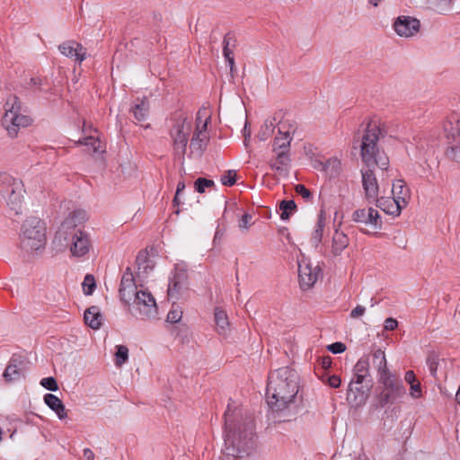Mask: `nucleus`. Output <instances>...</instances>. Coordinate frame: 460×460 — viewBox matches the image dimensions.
<instances>
[{"label":"nucleus","instance_id":"f257e3e1","mask_svg":"<svg viewBox=\"0 0 460 460\" xmlns=\"http://www.w3.org/2000/svg\"><path fill=\"white\" fill-rule=\"evenodd\" d=\"M254 449L253 421L241 409H232L228 404L225 412V454L242 458L250 456Z\"/></svg>","mask_w":460,"mask_h":460},{"label":"nucleus","instance_id":"f03ea898","mask_svg":"<svg viewBox=\"0 0 460 460\" xmlns=\"http://www.w3.org/2000/svg\"><path fill=\"white\" fill-rule=\"evenodd\" d=\"M298 375L288 367L271 372L266 391L269 407L274 411H280L293 402L298 393Z\"/></svg>","mask_w":460,"mask_h":460},{"label":"nucleus","instance_id":"7ed1b4c3","mask_svg":"<svg viewBox=\"0 0 460 460\" xmlns=\"http://www.w3.org/2000/svg\"><path fill=\"white\" fill-rule=\"evenodd\" d=\"M373 365L377 369L379 382L384 389L379 395V402L382 407L388 403H394L398 399L403 397L406 390L402 383L396 380L389 372L385 354L383 350L377 349L373 353Z\"/></svg>","mask_w":460,"mask_h":460},{"label":"nucleus","instance_id":"20e7f679","mask_svg":"<svg viewBox=\"0 0 460 460\" xmlns=\"http://www.w3.org/2000/svg\"><path fill=\"white\" fill-rule=\"evenodd\" d=\"M20 248L28 255L37 254L45 248L46 225L37 217H27L21 226Z\"/></svg>","mask_w":460,"mask_h":460},{"label":"nucleus","instance_id":"39448f33","mask_svg":"<svg viewBox=\"0 0 460 460\" xmlns=\"http://www.w3.org/2000/svg\"><path fill=\"white\" fill-rule=\"evenodd\" d=\"M380 134L381 129L375 121H371L367 124L362 137L361 157L368 167L376 165L381 170H387L389 159L385 154L379 151L377 146Z\"/></svg>","mask_w":460,"mask_h":460},{"label":"nucleus","instance_id":"423d86ee","mask_svg":"<svg viewBox=\"0 0 460 460\" xmlns=\"http://www.w3.org/2000/svg\"><path fill=\"white\" fill-rule=\"evenodd\" d=\"M5 106L6 110L2 121L3 126L8 135L14 137L20 128L28 127L31 123V119L22 112L21 102L17 97L8 100Z\"/></svg>","mask_w":460,"mask_h":460},{"label":"nucleus","instance_id":"0eeeda50","mask_svg":"<svg viewBox=\"0 0 460 460\" xmlns=\"http://www.w3.org/2000/svg\"><path fill=\"white\" fill-rule=\"evenodd\" d=\"M73 226L71 219L65 220L61 228L57 233V237H61L63 234H69L70 244L69 249L73 256L83 257L86 255L93 247L92 240L88 233L73 227L69 233L66 230Z\"/></svg>","mask_w":460,"mask_h":460},{"label":"nucleus","instance_id":"6e6552de","mask_svg":"<svg viewBox=\"0 0 460 460\" xmlns=\"http://www.w3.org/2000/svg\"><path fill=\"white\" fill-rule=\"evenodd\" d=\"M22 182L8 173H0V194L6 199L8 206L18 213L24 199Z\"/></svg>","mask_w":460,"mask_h":460},{"label":"nucleus","instance_id":"1a4fd4ad","mask_svg":"<svg viewBox=\"0 0 460 460\" xmlns=\"http://www.w3.org/2000/svg\"><path fill=\"white\" fill-rule=\"evenodd\" d=\"M192 132L191 122L186 118L177 119L170 129V137L174 155L181 164L184 163V155L187 150V144Z\"/></svg>","mask_w":460,"mask_h":460},{"label":"nucleus","instance_id":"9d476101","mask_svg":"<svg viewBox=\"0 0 460 460\" xmlns=\"http://www.w3.org/2000/svg\"><path fill=\"white\" fill-rule=\"evenodd\" d=\"M210 111L203 107L199 110L196 118V128L192 137L190 140V149L191 154L201 155L208 142L207 133L208 123L210 120Z\"/></svg>","mask_w":460,"mask_h":460},{"label":"nucleus","instance_id":"9b49d317","mask_svg":"<svg viewBox=\"0 0 460 460\" xmlns=\"http://www.w3.org/2000/svg\"><path fill=\"white\" fill-rule=\"evenodd\" d=\"M130 314L142 320L151 319L157 314V305L153 295L147 290H139L132 299Z\"/></svg>","mask_w":460,"mask_h":460},{"label":"nucleus","instance_id":"f8f14e48","mask_svg":"<svg viewBox=\"0 0 460 460\" xmlns=\"http://www.w3.org/2000/svg\"><path fill=\"white\" fill-rule=\"evenodd\" d=\"M320 273V267L313 266L308 260L303 258L298 261V279L302 289L311 288L318 280Z\"/></svg>","mask_w":460,"mask_h":460},{"label":"nucleus","instance_id":"ddd939ff","mask_svg":"<svg viewBox=\"0 0 460 460\" xmlns=\"http://www.w3.org/2000/svg\"><path fill=\"white\" fill-rule=\"evenodd\" d=\"M351 218L355 223L362 224L375 231L381 230L383 227L381 215L372 207L356 209Z\"/></svg>","mask_w":460,"mask_h":460},{"label":"nucleus","instance_id":"4468645a","mask_svg":"<svg viewBox=\"0 0 460 460\" xmlns=\"http://www.w3.org/2000/svg\"><path fill=\"white\" fill-rule=\"evenodd\" d=\"M361 174L362 187L367 201L372 203L381 194L386 193L385 188L384 186L382 189L379 187L376 177L372 169L368 168L367 170H362Z\"/></svg>","mask_w":460,"mask_h":460},{"label":"nucleus","instance_id":"2eb2a0df","mask_svg":"<svg viewBox=\"0 0 460 460\" xmlns=\"http://www.w3.org/2000/svg\"><path fill=\"white\" fill-rule=\"evenodd\" d=\"M139 286L137 278L132 272L130 268H127L120 281L119 296L120 299L126 303L130 304L133 297L139 291L137 287Z\"/></svg>","mask_w":460,"mask_h":460},{"label":"nucleus","instance_id":"dca6fc26","mask_svg":"<svg viewBox=\"0 0 460 460\" xmlns=\"http://www.w3.org/2000/svg\"><path fill=\"white\" fill-rule=\"evenodd\" d=\"M420 22L418 19L411 16H399L394 23V29L400 37H412L420 31Z\"/></svg>","mask_w":460,"mask_h":460},{"label":"nucleus","instance_id":"f3484780","mask_svg":"<svg viewBox=\"0 0 460 460\" xmlns=\"http://www.w3.org/2000/svg\"><path fill=\"white\" fill-rule=\"evenodd\" d=\"M137 271L135 277L139 284V287L143 286V283L149 278L150 274L154 270L155 263L148 257L146 252H139L136 259Z\"/></svg>","mask_w":460,"mask_h":460},{"label":"nucleus","instance_id":"a211bd4d","mask_svg":"<svg viewBox=\"0 0 460 460\" xmlns=\"http://www.w3.org/2000/svg\"><path fill=\"white\" fill-rule=\"evenodd\" d=\"M187 272L184 269L176 268L172 276L170 278L168 285V296L170 298H178L181 290L187 287Z\"/></svg>","mask_w":460,"mask_h":460},{"label":"nucleus","instance_id":"6ab92c4d","mask_svg":"<svg viewBox=\"0 0 460 460\" xmlns=\"http://www.w3.org/2000/svg\"><path fill=\"white\" fill-rule=\"evenodd\" d=\"M59 52L81 64L86 58V49L75 40H66L58 46Z\"/></svg>","mask_w":460,"mask_h":460},{"label":"nucleus","instance_id":"aec40b11","mask_svg":"<svg viewBox=\"0 0 460 460\" xmlns=\"http://www.w3.org/2000/svg\"><path fill=\"white\" fill-rule=\"evenodd\" d=\"M25 370V363L22 357L13 356L4 372V377L7 382L20 379Z\"/></svg>","mask_w":460,"mask_h":460},{"label":"nucleus","instance_id":"412c9836","mask_svg":"<svg viewBox=\"0 0 460 460\" xmlns=\"http://www.w3.org/2000/svg\"><path fill=\"white\" fill-rule=\"evenodd\" d=\"M291 140L292 137L290 135V131L287 129V123H279V135L274 138L272 151L274 153L284 151V154H288Z\"/></svg>","mask_w":460,"mask_h":460},{"label":"nucleus","instance_id":"4be33fe9","mask_svg":"<svg viewBox=\"0 0 460 460\" xmlns=\"http://www.w3.org/2000/svg\"><path fill=\"white\" fill-rule=\"evenodd\" d=\"M314 167L316 170L323 172L326 176L333 178L341 172V162L337 157H332L325 160H316Z\"/></svg>","mask_w":460,"mask_h":460},{"label":"nucleus","instance_id":"5701e85b","mask_svg":"<svg viewBox=\"0 0 460 460\" xmlns=\"http://www.w3.org/2000/svg\"><path fill=\"white\" fill-rule=\"evenodd\" d=\"M385 194H381L376 199L373 201L377 208L383 210L385 213L398 217L400 216L402 209L403 208L397 200L393 197H385Z\"/></svg>","mask_w":460,"mask_h":460},{"label":"nucleus","instance_id":"b1692460","mask_svg":"<svg viewBox=\"0 0 460 460\" xmlns=\"http://www.w3.org/2000/svg\"><path fill=\"white\" fill-rule=\"evenodd\" d=\"M354 379L349 385L348 397H349L354 391L360 393L361 395L364 396L372 387L371 377L370 376L361 374H354Z\"/></svg>","mask_w":460,"mask_h":460},{"label":"nucleus","instance_id":"393cba45","mask_svg":"<svg viewBox=\"0 0 460 460\" xmlns=\"http://www.w3.org/2000/svg\"><path fill=\"white\" fill-rule=\"evenodd\" d=\"M391 193L393 198H394L401 206L405 208L408 205L411 199V191L402 180H396L393 183Z\"/></svg>","mask_w":460,"mask_h":460},{"label":"nucleus","instance_id":"a878e982","mask_svg":"<svg viewBox=\"0 0 460 460\" xmlns=\"http://www.w3.org/2000/svg\"><path fill=\"white\" fill-rule=\"evenodd\" d=\"M216 331L219 335L226 336L230 331L228 315L225 310L216 307L214 310Z\"/></svg>","mask_w":460,"mask_h":460},{"label":"nucleus","instance_id":"bb28decb","mask_svg":"<svg viewBox=\"0 0 460 460\" xmlns=\"http://www.w3.org/2000/svg\"><path fill=\"white\" fill-rule=\"evenodd\" d=\"M275 154L276 156L270 162V168L279 175H287L290 163L289 155L284 154V151Z\"/></svg>","mask_w":460,"mask_h":460},{"label":"nucleus","instance_id":"cd10ccee","mask_svg":"<svg viewBox=\"0 0 460 460\" xmlns=\"http://www.w3.org/2000/svg\"><path fill=\"white\" fill-rule=\"evenodd\" d=\"M349 245V237L341 231L335 229L332 240V254L339 256Z\"/></svg>","mask_w":460,"mask_h":460},{"label":"nucleus","instance_id":"c85d7f7f","mask_svg":"<svg viewBox=\"0 0 460 460\" xmlns=\"http://www.w3.org/2000/svg\"><path fill=\"white\" fill-rule=\"evenodd\" d=\"M235 47V40L231 34H226L223 41V54L230 67L231 73L234 69V49Z\"/></svg>","mask_w":460,"mask_h":460},{"label":"nucleus","instance_id":"c756f323","mask_svg":"<svg viewBox=\"0 0 460 460\" xmlns=\"http://www.w3.org/2000/svg\"><path fill=\"white\" fill-rule=\"evenodd\" d=\"M85 323L93 330H98L102 325V315L98 306H91L84 312Z\"/></svg>","mask_w":460,"mask_h":460},{"label":"nucleus","instance_id":"7c9ffc66","mask_svg":"<svg viewBox=\"0 0 460 460\" xmlns=\"http://www.w3.org/2000/svg\"><path fill=\"white\" fill-rule=\"evenodd\" d=\"M149 112V102L146 98L137 100L132 107V113L137 122L146 119Z\"/></svg>","mask_w":460,"mask_h":460},{"label":"nucleus","instance_id":"2f4dec72","mask_svg":"<svg viewBox=\"0 0 460 460\" xmlns=\"http://www.w3.org/2000/svg\"><path fill=\"white\" fill-rule=\"evenodd\" d=\"M325 221H326L325 212L323 210H321L318 215L317 223L315 225V227L312 234V238H311V242L314 247H317L320 244V243L322 242L323 228L325 226Z\"/></svg>","mask_w":460,"mask_h":460},{"label":"nucleus","instance_id":"473e14b6","mask_svg":"<svg viewBox=\"0 0 460 460\" xmlns=\"http://www.w3.org/2000/svg\"><path fill=\"white\" fill-rule=\"evenodd\" d=\"M454 0H428V6L440 14H446L452 10Z\"/></svg>","mask_w":460,"mask_h":460},{"label":"nucleus","instance_id":"72a5a7b5","mask_svg":"<svg viewBox=\"0 0 460 460\" xmlns=\"http://www.w3.org/2000/svg\"><path fill=\"white\" fill-rule=\"evenodd\" d=\"M78 143L85 146L89 153L103 152L102 142L93 136L84 137L83 140H79Z\"/></svg>","mask_w":460,"mask_h":460},{"label":"nucleus","instance_id":"f704fd0d","mask_svg":"<svg viewBox=\"0 0 460 460\" xmlns=\"http://www.w3.org/2000/svg\"><path fill=\"white\" fill-rule=\"evenodd\" d=\"M279 210L281 211L280 218L288 220L290 215L296 211V205L294 200H282L279 203Z\"/></svg>","mask_w":460,"mask_h":460},{"label":"nucleus","instance_id":"c9c22d12","mask_svg":"<svg viewBox=\"0 0 460 460\" xmlns=\"http://www.w3.org/2000/svg\"><path fill=\"white\" fill-rule=\"evenodd\" d=\"M275 129V124L273 120L267 119L264 124L261 126L259 133H258V139L260 141H265L267 140L274 132Z\"/></svg>","mask_w":460,"mask_h":460},{"label":"nucleus","instance_id":"e433bc0d","mask_svg":"<svg viewBox=\"0 0 460 460\" xmlns=\"http://www.w3.org/2000/svg\"><path fill=\"white\" fill-rule=\"evenodd\" d=\"M117 351L115 353V365L121 367L128 359V349L124 345L116 346Z\"/></svg>","mask_w":460,"mask_h":460},{"label":"nucleus","instance_id":"4c0bfd02","mask_svg":"<svg viewBox=\"0 0 460 460\" xmlns=\"http://www.w3.org/2000/svg\"><path fill=\"white\" fill-rule=\"evenodd\" d=\"M369 362L368 359L366 358H361L358 359V361L356 363L354 367V374H361L365 376H370L369 375Z\"/></svg>","mask_w":460,"mask_h":460},{"label":"nucleus","instance_id":"58836bf2","mask_svg":"<svg viewBox=\"0 0 460 460\" xmlns=\"http://www.w3.org/2000/svg\"><path fill=\"white\" fill-rule=\"evenodd\" d=\"M44 402L52 410H58L63 404L62 401L52 394H47L44 396Z\"/></svg>","mask_w":460,"mask_h":460},{"label":"nucleus","instance_id":"ea45409f","mask_svg":"<svg viewBox=\"0 0 460 460\" xmlns=\"http://www.w3.org/2000/svg\"><path fill=\"white\" fill-rule=\"evenodd\" d=\"M95 287H96V284H95V279H94L93 276L87 274L84 277V279L83 282L84 293L87 296L92 295Z\"/></svg>","mask_w":460,"mask_h":460},{"label":"nucleus","instance_id":"a19ab883","mask_svg":"<svg viewBox=\"0 0 460 460\" xmlns=\"http://www.w3.org/2000/svg\"><path fill=\"white\" fill-rule=\"evenodd\" d=\"M214 181L206 178H199L196 180L194 185L195 190L199 193H203L206 188L214 186Z\"/></svg>","mask_w":460,"mask_h":460},{"label":"nucleus","instance_id":"79ce46f5","mask_svg":"<svg viewBox=\"0 0 460 460\" xmlns=\"http://www.w3.org/2000/svg\"><path fill=\"white\" fill-rule=\"evenodd\" d=\"M220 181L223 185L232 186L236 181V172L234 170L227 171L221 176Z\"/></svg>","mask_w":460,"mask_h":460},{"label":"nucleus","instance_id":"37998d69","mask_svg":"<svg viewBox=\"0 0 460 460\" xmlns=\"http://www.w3.org/2000/svg\"><path fill=\"white\" fill-rule=\"evenodd\" d=\"M182 317V312L180 308L174 306L169 311L167 314V321L172 323H176L181 321Z\"/></svg>","mask_w":460,"mask_h":460},{"label":"nucleus","instance_id":"c03bdc74","mask_svg":"<svg viewBox=\"0 0 460 460\" xmlns=\"http://www.w3.org/2000/svg\"><path fill=\"white\" fill-rule=\"evenodd\" d=\"M40 385L44 388H46L49 391H52V392H56L57 390H58V383H57L56 379L52 376L41 379Z\"/></svg>","mask_w":460,"mask_h":460},{"label":"nucleus","instance_id":"a18cd8bd","mask_svg":"<svg viewBox=\"0 0 460 460\" xmlns=\"http://www.w3.org/2000/svg\"><path fill=\"white\" fill-rule=\"evenodd\" d=\"M446 154L449 159L456 163H460V146H452L447 148Z\"/></svg>","mask_w":460,"mask_h":460},{"label":"nucleus","instance_id":"49530a36","mask_svg":"<svg viewBox=\"0 0 460 460\" xmlns=\"http://www.w3.org/2000/svg\"><path fill=\"white\" fill-rule=\"evenodd\" d=\"M410 395L413 399H419L422 396L421 385L419 381L414 384L410 385Z\"/></svg>","mask_w":460,"mask_h":460},{"label":"nucleus","instance_id":"de8ad7c7","mask_svg":"<svg viewBox=\"0 0 460 460\" xmlns=\"http://www.w3.org/2000/svg\"><path fill=\"white\" fill-rule=\"evenodd\" d=\"M327 349L333 354H339L346 350V345L342 342L337 341L328 345Z\"/></svg>","mask_w":460,"mask_h":460},{"label":"nucleus","instance_id":"09e8293b","mask_svg":"<svg viewBox=\"0 0 460 460\" xmlns=\"http://www.w3.org/2000/svg\"><path fill=\"white\" fill-rule=\"evenodd\" d=\"M296 191L305 200L310 199L312 197L311 191L308 189H306L305 186L303 184H297L296 186Z\"/></svg>","mask_w":460,"mask_h":460},{"label":"nucleus","instance_id":"8fccbe9b","mask_svg":"<svg viewBox=\"0 0 460 460\" xmlns=\"http://www.w3.org/2000/svg\"><path fill=\"white\" fill-rule=\"evenodd\" d=\"M252 219V217L251 214H249V213L243 214L242 218L239 221V227L241 229L247 230L250 227L251 224H252L251 223Z\"/></svg>","mask_w":460,"mask_h":460},{"label":"nucleus","instance_id":"3c124183","mask_svg":"<svg viewBox=\"0 0 460 460\" xmlns=\"http://www.w3.org/2000/svg\"><path fill=\"white\" fill-rule=\"evenodd\" d=\"M398 326V322L396 319L389 317L385 321L384 328L385 331H394Z\"/></svg>","mask_w":460,"mask_h":460},{"label":"nucleus","instance_id":"603ef678","mask_svg":"<svg viewBox=\"0 0 460 460\" xmlns=\"http://www.w3.org/2000/svg\"><path fill=\"white\" fill-rule=\"evenodd\" d=\"M366 312V308L363 305H357L351 312H350V317L351 318H358L362 316Z\"/></svg>","mask_w":460,"mask_h":460},{"label":"nucleus","instance_id":"864d4df0","mask_svg":"<svg viewBox=\"0 0 460 460\" xmlns=\"http://www.w3.org/2000/svg\"><path fill=\"white\" fill-rule=\"evenodd\" d=\"M328 385L332 388H338L341 385V380L338 376H331L327 380Z\"/></svg>","mask_w":460,"mask_h":460},{"label":"nucleus","instance_id":"5fc2aeb1","mask_svg":"<svg viewBox=\"0 0 460 460\" xmlns=\"http://www.w3.org/2000/svg\"><path fill=\"white\" fill-rule=\"evenodd\" d=\"M404 380L409 385L416 383L417 380L414 372L411 370L407 371L404 376Z\"/></svg>","mask_w":460,"mask_h":460},{"label":"nucleus","instance_id":"6e6d98bb","mask_svg":"<svg viewBox=\"0 0 460 460\" xmlns=\"http://www.w3.org/2000/svg\"><path fill=\"white\" fill-rule=\"evenodd\" d=\"M54 411L57 413L58 417L60 420H63L66 417V411L64 403L62 405H60L59 408L58 410H55Z\"/></svg>","mask_w":460,"mask_h":460},{"label":"nucleus","instance_id":"4d7b16f0","mask_svg":"<svg viewBox=\"0 0 460 460\" xmlns=\"http://www.w3.org/2000/svg\"><path fill=\"white\" fill-rule=\"evenodd\" d=\"M243 136H244L243 144L247 147L248 144H249V139L251 137V131H250V129L247 128V123H245L244 128H243Z\"/></svg>","mask_w":460,"mask_h":460},{"label":"nucleus","instance_id":"13d9d810","mask_svg":"<svg viewBox=\"0 0 460 460\" xmlns=\"http://www.w3.org/2000/svg\"><path fill=\"white\" fill-rule=\"evenodd\" d=\"M84 457L85 460H94V453L90 448H84Z\"/></svg>","mask_w":460,"mask_h":460},{"label":"nucleus","instance_id":"bf43d9fd","mask_svg":"<svg viewBox=\"0 0 460 460\" xmlns=\"http://www.w3.org/2000/svg\"><path fill=\"white\" fill-rule=\"evenodd\" d=\"M429 369H430L431 373L434 374L437 370V362H436L435 358H429Z\"/></svg>","mask_w":460,"mask_h":460},{"label":"nucleus","instance_id":"052dcab7","mask_svg":"<svg viewBox=\"0 0 460 460\" xmlns=\"http://www.w3.org/2000/svg\"><path fill=\"white\" fill-rule=\"evenodd\" d=\"M184 189H185V183L183 181H179L177 184V190H176L177 195H180V193L181 191H183Z\"/></svg>","mask_w":460,"mask_h":460},{"label":"nucleus","instance_id":"680f3d73","mask_svg":"<svg viewBox=\"0 0 460 460\" xmlns=\"http://www.w3.org/2000/svg\"><path fill=\"white\" fill-rule=\"evenodd\" d=\"M323 367H329L331 366V358H323Z\"/></svg>","mask_w":460,"mask_h":460},{"label":"nucleus","instance_id":"e2e57ef3","mask_svg":"<svg viewBox=\"0 0 460 460\" xmlns=\"http://www.w3.org/2000/svg\"><path fill=\"white\" fill-rule=\"evenodd\" d=\"M382 0H368V3L373 6L376 7Z\"/></svg>","mask_w":460,"mask_h":460},{"label":"nucleus","instance_id":"0e129e2a","mask_svg":"<svg viewBox=\"0 0 460 460\" xmlns=\"http://www.w3.org/2000/svg\"><path fill=\"white\" fill-rule=\"evenodd\" d=\"M397 244L400 246V247H402V248H405L406 246V243L405 241L403 240V238H402V240H399Z\"/></svg>","mask_w":460,"mask_h":460},{"label":"nucleus","instance_id":"69168bd1","mask_svg":"<svg viewBox=\"0 0 460 460\" xmlns=\"http://www.w3.org/2000/svg\"><path fill=\"white\" fill-rule=\"evenodd\" d=\"M178 197H179V195H177V193H176V194H175V197H174V199H173V201H174L175 203H178V201H179Z\"/></svg>","mask_w":460,"mask_h":460},{"label":"nucleus","instance_id":"338daca9","mask_svg":"<svg viewBox=\"0 0 460 460\" xmlns=\"http://www.w3.org/2000/svg\"><path fill=\"white\" fill-rule=\"evenodd\" d=\"M31 82H32V84H38V83H37V80H36V79H34V78H32V79H31Z\"/></svg>","mask_w":460,"mask_h":460},{"label":"nucleus","instance_id":"774afa93","mask_svg":"<svg viewBox=\"0 0 460 460\" xmlns=\"http://www.w3.org/2000/svg\"><path fill=\"white\" fill-rule=\"evenodd\" d=\"M2 434H3V432H2V429H0V441L2 440Z\"/></svg>","mask_w":460,"mask_h":460}]
</instances>
